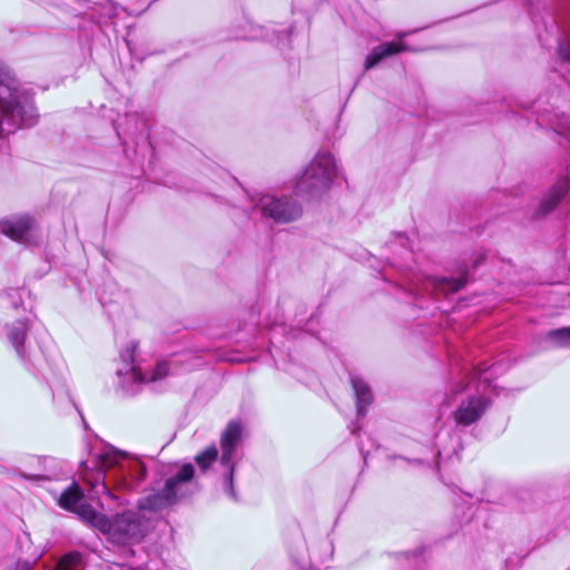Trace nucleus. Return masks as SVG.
Returning <instances> with one entry per match:
<instances>
[{
  "instance_id": "6",
  "label": "nucleus",
  "mask_w": 570,
  "mask_h": 570,
  "mask_svg": "<svg viewBox=\"0 0 570 570\" xmlns=\"http://www.w3.org/2000/svg\"><path fill=\"white\" fill-rule=\"evenodd\" d=\"M242 438L243 425L239 421H230L220 435V464L226 468L224 473V489L233 500H237V494L234 490V471L236 451L240 445Z\"/></svg>"
},
{
  "instance_id": "5",
  "label": "nucleus",
  "mask_w": 570,
  "mask_h": 570,
  "mask_svg": "<svg viewBox=\"0 0 570 570\" xmlns=\"http://www.w3.org/2000/svg\"><path fill=\"white\" fill-rule=\"evenodd\" d=\"M338 176V168L332 154L318 153L295 185L299 195L315 196L326 191Z\"/></svg>"
},
{
  "instance_id": "12",
  "label": "nucleus",
  "mask_w": 570,
  "mask_h": 570,
  "mask_svg": "<svg viewBox=\"0 0 570 570\" xmlns=\"http://www.w3.org/2000/svg\"><path fill=\"white\" fill-rule=\"evenodd\" d=\"M406 32H401L397 35L400 41L397 42H384L382 45L376 46L371 53L366 57L364 62L365 70H370L375 67L380 61L384 58L404 52V51H421L423 48L410 47L402 39L406 36Z\"/></svg>"
},
{
  "instance_id": "21",
  "label": "nucleus",
  "mask_w": 570,
  "mask_h": 570,
  "mask_svg": "<svg viewBox=\"0 0 570 570\" xmlns=\"http://www.w3.org/2000/svg\"><path fill=\"white\" fill-rule=\"evenodd\" d=\"M548 337L561 347H570V327L550 331Z\"/></svg>"
},
{
  "instance_id": "16",
  "label": "nucleus",
  "mask_w": 570,
  "mask_h": 570,
  "mask_svg": "<svg viewBox=\"0 0 570 570\" xmlns=\"http://www.w3.org/2000/svg\"><path fill=\"white\" fill-rule=\"evenodd\" d=\"M568 188L569 184L567 180H560L554 186H552V188L542 199L540 208L535 214V217L544 216L551 210H553L558 203L561 200V198L567 194Z\"/></svg>"
},
{
  "instance_id": "20",
  "label": "nucleus",
  "mask_w": 570,
  "mask_h": 570,
  "mask_svg": "<svg viewBox=\"0 0 570 570\" xmlns=\"http://www.w3.org/2000/svg\"><path fill=\"white\" fill-rule=\"evenodd\" d=\"M218 450L215 445L208 446L195 456V462L202 472H206L208 468L217 460Z\"/></svg>"
},
{
  "instance_id": "4",
  "label": "nucleus",
  "mask_w": 570,
  "mask_h": 570,
  "mask_svg": "<svg viewBox=\"0 0 570 570\" xmlns=\"http://www.w3.org/2000/svg\"><path fill=\"white\" fill-rule=\"evenodd\" d=\"M135 347L132 344L121 354L124 367L117 371L119 386L126 394H135L141 385L163 381L169 375V363L167 361H158L150 371L141 365H136L134 363Z\"/></svg>"
},
{
  "instance_id": "23",
  "label": "nucleus",
  "mask_w": 570,
  "mask_h": 570,
  "mask_svg": "<svg viewBox=\"0 0 570 570\" xmlns=\"http://www.w3.org/2000/svg\"><path fill=\"white\" fill-rule=\"evenodd\" d=\"M13 306L17 308L19 304L17 302H13Z\"/></svg>"
},
{
  "instance_id": "3",
  "label": "nucleus",
  "mask_w": 570,
  "mask_h": 570,
  "mask_svg": "<svg viewBox=\"0 0 570 570\" xmlns=\"http://www.w3.org/2000/svg\"><path fill=\"white\" fill-rule=\"evenodd\" d=\"M37 118L32 95L21 88L10 69L0 62V137L33 126Z\"/></svg>"
},
{
  "instance_id": "10",
  "label": "nucleus",
  "mask_w": 570,
  "mask_h": 570,
  "mask_svg": "<svg viewBox=\"0 0 570 570\" xmlns=\"http://www.w3.org/2000/svg\"><path fill=\"white\" fill-rule=\"evenodd\" d=\"M58 504L68 511L78 514L83 521L94 527V519L90 518L87 511L99 513L90 504L83 502V493L77 483H72L60 495Z\"/></svg>"
},
{
  "instance_id": "19",
  "label": "nucleus",
  "mask_w": 570,
  "mask_h": 570,
  "mask_svg": "<svg viewBox=\"0 0 570 570\" xmlns=\"http://www.w3.org/2000/svg\"><path fill=\"white\" fill-rule=\"evenodd\" d=\"M96 23L100 27L107 24L117 14V8L111 2L99 4L94 9Z\"/></svg>"
},
{
  "instance_id": "9",
  "label": "nucleus",
  "mask_w": 570,
  "mask_h": 570,
  "mask_svg": "<svg viewBox=\"0 0 570 570\" xmlns=\"http://www.w3.org/2000/svg\"><path fill=\"white\" fill-rule=\"evenodd\" d=\"M490 406V401L484 395H472L462 400L453 412L456 425L469 426L476 423Z\"/></svg>"
},
{
  "instance_id": "8",
  "label": "nucleus",
  "mask_w": 570,
  "mask_h": 570,
  "mask_svg": "<svg viewBox=\"0 0 570 570\" xmlns=\"http://www.w3.org/2000/svg\"><path fill=\"white\" fill-rule=\"evenodd\" d=\"M30 321H16L14 323L6 326V334L9 343L14 348L17 355L23 363H32V365L41 373L42 376H46L45 371L41 366V355L38 353L28 351L26 347V335L30 330Z\"/></svg>"
},
{
  "instance_id": "15",
  "label": "nucleus",
  "mask_w": 570,
  "mask_h": 570,
  "mask_svg": "<svg viewBox=\"0 0 570 570\" xmlns=\"http://www.w3.org/2000/svg\"><path fill=\"white\" fill-rule=\"evenodd\" d=\"M351 383L355 393L357 415L363 417L373 401L371 389L362 379L355 375H351Z\"/></svg>"
},
{
  "instance_id": "1",
  "label": "nucleus",
  "mask_w": 570,
  "mask_h": 570,
  "mask_svg": "<svg viewBox=\"0 0 570 570\" xmlns=\"http://www.w3.org/2000/svg\"><path fill=\"white\" fill-rule=\"evenodd\" d=\"M195 476L191 463H185L180 469L168 476L160 489L153 488V492L139 499L138 511H125L109 520L105 514L87 511L94 519V527L108 533L115 542L131 544L138 542L147 532L148 523L142 518L144 511L157 512L177 503L188 494L190 483Z\"/></svg>"
},
{
  "instance_id": "7",
  "label": "nucleus",
  "mask_w": 570,
  "mask_h": 570,
  "mask_svg": "<svg viewBox=\"0 0 570 570\" xmlns=\"http://www.w3.org/2000/svg\"><path fill=\"white\" fill-rule=\"evenodd\" d=\"M256 207L262 216L273 219L275 223L286 224L296 220L302 215L299 204L288 197L262 196Z\"/></svg>"
},
{
  "instance_id": "11",
  "label": "nucleus",
  "mask_w": 570,
  "mask_h": 570,
  "mask_svg": "<svg viewBox=\"0 0 570 570\" xmlns=\"http://www.w3.org/2000/svg\"><path fill=\"white\" fill-rule=\"evenodd\" d=\"M122 563H115L114 570H153L151 564L158 563L157 559H150L147 551L140 546H129L122 548Z\"/></svg>"
},
{
  "instance_id": "22",
  "label": "nucleus",
  "mask_w": 570,
  "mask_h": 570,
  "mask_svg": "<svg viewBox=\"0 0 570 570\" xmlns=\"http://www.w3.org/2000/svg\"><path fill=\"white\" fill-rule=\"evenodd\" d=\"M29 479L39 480V479H42V476H40V475H32V476H29Z\"/></svg>"
},
{
  "instance_id": "14",
  "label": "nucleus",
  "mask_w": 570,
  "mask_h": 570,
  "mask_svg": "<svg viewBox=\"0 0 570 570\" xmlns=\"http://www.w3.org/2000/svg\"><path fill=\"white\" fill-rule=\"evenodd\" d=\"M466 284V275L460 277H431L429 278L422 292L433 293H455Z\"/></svg>"
},
{
  "instance_id": "17",
  "label": "nucleus",
  "mask_w": 570,
  "mask_h": 570,
  "mask_svg": "<svg viewBox=\"0 0 570 570\" xmlns=\"http://www.w3.org/2000/svg\"><path fill=\"white\" fill-rule=\"evenodd\" d=\"M489 370L490 367L483 365L474 366L473 370L464 368V379L469 376L470 381L465 384H463L461 381L453 382L451 385V393L453 395L462 393L466 387L471 386L472 381L476 377L483 383L489 382L490 377L487 375Z\"/></svg>"
},
{
  "instance_id": "13",
  "label": "nucleus",
  "mask_w": 570,
  "mask_h": 570,
  "mask_svg": "<svg viewBox=\"0 0 570 570\" xmlns=\"http://www.w3.org/2000/svg\"><path fill=\"white\" fill-rule=\"evenodd\" d=\"M32 218L29 216H18L6 219L0 223L1 232L13 240L23 243L32 227Z\"/></svg>"
},
{
  "instance_id": "18",
  "label": "nucleus",
  "mask_w": 570,
  "mask_h": 570,
  "mask_svg": "<svg viewBox=\"0 0 570 570\" xmlns=\"http://www.w3.org/2000/svg\"><path fill=\"white\" fill-rule=\"evenodd\" d=\"M82 568L83 559L77 551L66 553L55 566V570H82Z\"/></svg>"
},
{
  "instance_id": "2",
  "label": "nucleus",
  "mask_w": 570,
  "mask_h": 570,
  "mask_svg": "<svg viewBox=\"0 0 570 570\" xmlns=\"http://www.w3.org/2000/svg\"><path fill=\"white\" fill-rule=\"evenodd\" d=\"M92 470L87 462L80 463V473L83 481L92 489L101 488L104 493L111 497L106 485V479H112L117 489L122 491L138 490L146 478L145 464L134 458H128L111 445H104L95 454Z\"/></svg>"
}]
</instances>
